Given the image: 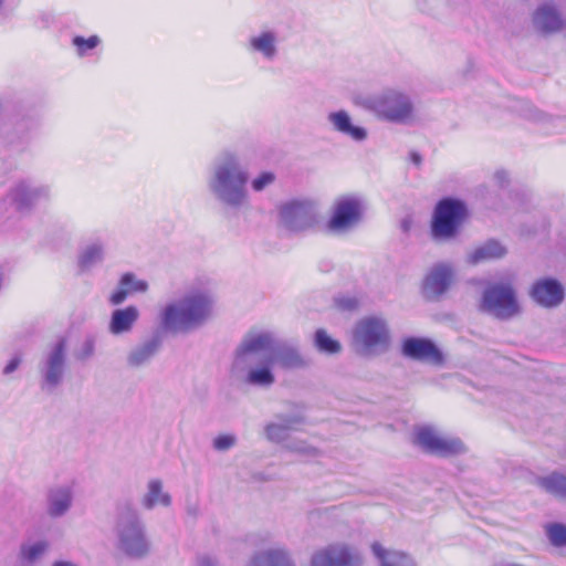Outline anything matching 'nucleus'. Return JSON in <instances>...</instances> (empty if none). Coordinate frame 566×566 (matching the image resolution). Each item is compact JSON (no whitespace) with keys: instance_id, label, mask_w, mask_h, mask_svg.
Returning a JSON list of instances; mask_svg holds the SVG:
<instances>
[{"instance_id":"obj_25","label":"nucleus","mask_w":566,"mask_h":566,"mask_svg":"<svg viewBox=\"0 0 566 566\" xmlns=\"http://www.w3.org/2000/svg\"><path fill=\"white\" fill-rule=\"evenodd\" d=\"M161 347L159 336H151L132 347L125 358L129 368L137 369L147 366Z\"/></svg>"},{"instance_id":"obj_38","label":"nucleus","mask_w":566,"mask_h":566,"mask_svg":"<svg viewBox=\"0 0 566 566\" xmlns=\"http://www.w3.org/2000/svg\"><path fill=\"white\" fill-rule=\"evenodd\" d=\"M96 348L95 338L90 336L86 337L76 350V358L80 360H87L94 356Z\"/></svg>"},{"instance_id":"obj_7","label":"nucleus","mask_w":566,"mask_h":566,"mask_svg":"<svg viewBox=\"0 0 566 566\" xmlns=\"http://www.w3.org/2000/svg\"><path fill=\"white\" fill-rule=\"evenodd\" d=\"M468 207L462 200L454 198L440 200L432 214V238L443 242L455 239L468 219Z\"/></svg>"},{"instance_id":"obj_9","label":"nucleus","mask_w":566,"mask_h":566,"mask_svg":"<svg viewBox=\"0 0 566 566\" xmlns=\"http://www.w3.org/2000/svg\"><path fill=\"white\" fill-rule=\"evenodd\" d=\"M480 311L499 319H510L520 314L516 293L510 283H492L483 291Z\"/></svg>"},{"instance_id":"obj_40","label":"nucleus","mask_w":566,"mask_h":566,"mask_svg":"<svg viewBox=\"0 0 566 566\" xmlns=\"http://www.w3.org/2000/svg\"><path fill=\"white\" fill-rule=\"evenodd\" d=\"M128 295V291L122 285V280H119L118 286L111 293L108 301L112 305L117 306L124 303Z\"/></svg>"},{"instance_id":"obj_18","label":"nucleus","mask_w":566,"mask_h":566,"mask_svg":"<svg viewBox=\"0 0 566 566\" xmlns=\"http://www.w3.org/2000/svg\"><path fill=\"white\" fill-rule=\"evenodd\" d=\"M74 503V490L70 484H55L45 493V513L56 520L65 516Z\"/></svg>"},{"instance_id":"obj_23","label":"nucleus","mask_w":566,"mask_h":566,"mask_svg":"<svg viewBox=\"0 0 566 566\" xmlns=\"http://www.w3.org/2000/svg\"><path fill=\"white\" fill-rule=\"evenodd\" d=\"M139 317L140 312L135 305L116 308L111 313L107 332L115 337L128 335L134 331Z\"/></svg>"},{"instance_id":"obj_37","label":"nucleus","mask_w":566,"mask_h":566,"mask_svg":"<svg viewBox=\"0 0 566 566\" xmlns=\"http://www.w3.org/2000/svg\"><path fill=\"white\" fill-rule=\"evenodd\" d=\"M276 180V175L272 171H262L251 181V188L255 192H261L272 186Z\"/></svg>"},{"instance_id":"obj_10","label":"nucleus","mask_w":566,"mask_h":566,"mask_svg":"<svg viewBox=\"0 0 566 566\" xmlns=\"http://www.w3.org/2000/svg\"><path fill=\"white\" fill-rule=\"evenodd\" d=\"M303 422L304 420L301 416L279 415L265 424V438L271 442L284 444V448L289 451L307 457L314 455L316 449L313 446L304 441L290 439L291 433L298 430Z\"/></svg>"},{"instance_id":"obj_2","label":"nucleus","mask_w":566,"mask_h":566,"mask_svg":"<svg viewBox=\"0 0 566 566\" xmlns=\"http://www.w3.org/2000/svg\"><path fill=\"white\" fill-rule=\"evenodd\" d=\"M274 344V333L266 329H252L248 332L238 345L231 373L245 384L269 388L275 382L272 371V360L268 352Z\"/></svg>"},{"instance_id":"obj_44","label":"nucleus","mask_w":566,"mask_h":566,"mask_svg":"<svg viewBox=\"0 0 566 566\" xmlns=\"http://www.w3.org/2000/svg\"><path fill=\"white\" fill-rule=\"evenodd\" d=\"M417 7L421 11H431L436 7H438L440 3H442L444 0H415Z\"/></svg>"},{"instance_id":"obj_30","label":"nucleus","mask_w":566,"mask_h":566,"mask_svg":"<svg viewBox=\"0 0 566 566\" xmlns=\"http://www.w3.org/2000/svg\"><path fill=\"white\" fill-rule=\"evenodd\" d=\"M105 255V247L101 240H94L86 243L77 259L78 266L83 271H88L102 263Z\"/></svg>"},{"instance_id":"obj_1","label":"nucleus","mask_w":566,"mask_h":566,"mask_svg":"<svg viewBox=\"0 0 566 566\" xmlns=\"http://www.w3.org/2000/svg\"><path fill=\"white\" fill-rule=\"evenodd\" d=\"M214 303V294L207 284H192L159 311L160 328L169 334L192 332L210 319Z\"/></svg>"},{"instance_id":"obj_43","label":"nucleus","mask_w":566,"mask_h":566,"mask_svg":"<svg viewBox=\"0 0 566 566\" xmlns=\"http://www.w3.org/2000/svg\"><path fill=\"white\" fill-rule=\"evenodd\" d=\"M185 510H186L187 515L191 518H196L200 514V505H199L198 501H196V500H193V501L188 500L186 502Z\"/></svg>"},{"instance_id":"obj_32","label":"nucleus","mask_w":566,"mask_h":566,"mask_svg":"<svg viewBox=\"0 0 566 566\" xmlns=\"http://www.w3.org/2000/svg\"><path fill=\"white\" fill-rule=\"evenodd\" d=\"M538 484L548 493L566 499V475L553 472L538 479Z\"/></svg>"},{"instance_id":"obj_34","label":"nucleus","mask_w":566,"mask_h":566,"mask_svg":"<svg viewBox=\"0 0 566 566\" xmlns=\"http://www.w3.org/2000/svg\"><path fill=\"white\" fill-rule=\"evenodd\" d=\"M99 43L101 39L97 35H91L88 38L76 35L72 40V44L74 45L78 56L88 55V53L97 48Z\"/></svg>"},{"instance_id":"obj_20","label":"nucleus","mask_w":566,"mask_h":566,"mask_svg":"<svg viewBox=\"0 0 566 566\" xmlns=\"http://www.w3.org/2000/svg\"><path fill=\"white\" fill-rule=\"evenodd\" d=\"M533 301L546 308L558 306L564 300V287L555 279H541L531 289Z\"/></svg>"},{"instance_id":"obj_17","label":"nucleus","mask_w":566,"mask_h":566,"mask_svg":"<svg viewBox=\"0 0 566 566\" xmlns=\"http://www.w3.org/2000/svg\"><path fill=\"white\" fill-rule=\"evenodd\" d=\"M326 120L332 132L355 143H364L368 138V129L357 124L347 109L338 108L329 112Z\"/></svg>"},{"instance_id":"obj_47","label":"nucleus","mask_w":566,"mask_h":566,"mask_svg":"<svg viewBox=\"0 0 566 566\" xmlns=\"http://www.w3.org/2000/svg\"><path fill=\"white\" fill-rule=\"evenodd\" d=\"M496 177L502 181V179H504V177H505V174L504 172H497Z\"/></svg>"},{"instance_id":"obj_19","label":"nucleus","mask_w":566,"mask_h":566,"mask_svg":"<svg viewBox=\"0 0 566 566\" xmlns=\"http://www.w3.org/2000/svg\"><path fill=\"white\" fill-rule=\"evenodd\" d=\"M247 50L252 54L260 55L264 61H274L279 55L277 32L264 29L251 34L247 42Z\"/></svg>"},{"instance_id":"obj_24","label":"nucleus","mask_w":566,"mask_h":566,"mask_svg":"<svg viewBox=\"0 0 566 566\" xmlns=\"http://www.w3.org/2000/svg\"><path fill=\"white\" fill-rule=\"evenodd\" d=\"M402 354L406 357L439 364L442 356L437 346L429 339L410 337L402 343Z\"/></svg>"},{"instance_id":"obj_46","label":"nucleus","mask_w":566,"mask_h":566,"mask_svg":"<svg viewBox=\"0 0 566 566\" xmlns=\"http://www.w3.org/2000/svg\"><path fill=\"white\" fill-rule=\"evenodd\" d=\"M51 566H78V565L71 560L60 559V560H55Z\"/></svg>"},{"instance_id":"obj_13","label":"nucleus","mask_w":566,"mask_h":566,"mask_svg":"<svg viewBox=\"0 0 566 566\" xmlns=\"http://www.w3.org/2000/svg\"><path fill=\"white\" fill-rule=\"evenodd\" d=\"M413 439L427 452L442 457L462 454L467 451L465 444L459 438L442 434L431 426L417 427Z\"/></svg>"},{"instance_id":"obj_42","label":"nucleus","mask_w":566,"mask_h":566,"mask_svg":"<svg viewBox=\"0 0 566 566\" xmlns=\"http://www.w3.org/2000/svg\"><path fill=\"white\" fill-rule=\"evenodd\" d=\"M21 361H22V359L18 355H15L12 358H10V360L3 367V370H2L3 375L8 376V375L14 373L19 368V366L21 365Z\"/></svg>"},{"instance_id":"obj_41","label":"nucleus","mask_w":566,"mask_h":566,"mask_svg":"<svg viewBox=\"0 0 566 566\" xmlns=\"http://www.w3.org/2000/svg\"><path fill=\"white\" fill-rule=\"evenodd\" d=\"M336 304L342 310L352 311V310H355L357 307L358 302H357V300L355 297L343 296V297H338L336 300Z\"/></svg>"},{"instance_id":"obj_26","label":"nucleus","mask_w":566,"mask_h":566,"mask_svg":"<svg viewBox=\"0 0 566 566\" xmlns=\"http://www.w3.org/2000/svg\"><path fill=\"white\" fill-rule=\"evenodd\" d=\"M534 27L543 33H554L564 28V19L552 3L541 4L533 14Z\"/></svg>"},{"instance_id":"obj_33","label":"nucleus","mask_w":566,"mask_h":566,"mask_svg":"<svg viewBox=\"0 0 566 566\" xmlns=\"http://www.w3.org/2000/svg\"><path fill=\"white\" fill-rule=\"evenodd\" d=\"M316 348L325 354H338L342 350V345L338 340L332 338L326 331L317 329L314 337Z\"/></svg>"},{"instance_id":"obj_28","label":"nucleus","mask_w":566,"mask_h":566,"mask_svg":"<svg viewBox=\"0 0 566 566\" xmlns=\"http://www.w3.org/2000/svg\"><path fill=\"white\" fill-rule=\"evenodd\" d=\"M371 553L378 566H418L416 559L410 554L385 547L380 543H373Z\"/></svg>"},{"instance_id":"obj_16","label":"nucleus","mask_w":566,"mask_h":566,"mask_svg":"<svg viewBox=\"0 0 566 566\" xmlns=\"http://www.w3.org/2000/svg\"><path fill=\"white\" fill-rule=\"evenodd\" d=\"M454 282V269L449 263H437L426 274L422 293L428 300H439Z\"/></svg>"},{"instance_id":"obj_3","label":"nucleus","mask_w":566,"mask_h":566,"mask_svg":"<svg viewBox=\"0 0 566 566\" xmlns=\"http://www.w3.org/2000/svg\"><path fill=\"white\" fill-rule=\"evenodd\" d=\"M248 181L249 172L239 155L223 151L213 160L207 186L222 205L242 208L249 203Z\"/></svg>"},{"instance_id":"obj_4","label":"nucleus","mask_w":566,"mask_h":566,"mask_svg":"<svg viewBox=\"0 0 566 566\" xmlns=\"http://www.w3.org/2000/svg\"><path fill=\"white\" fill-rule=\"evenodd\" d=\"M354 105L373 114L378 120L411 125L417 120V111L411 95L401 87L389 86L370 96H354Z\"/></svg>"},{"instance_id":"obj_6","label":"nucleus","mask_w":566,"mask_h":566,"mask_svg":"<svg viewBox=\"0 0 566 566\" xmlns=\"http://www.w3.org/2000/svg\"><path fill=\"white\" fill-rule=\"evenodd\" d=\"M353 342L357 349L365 355L386 353L391 343L387 319L381 315L363 317L354 327Z\"/></svg>"},{"instance_id":"obj_11","label":"nucleus","mask_w":566,"mask_h":566,"mask_svg":"<svg viewBox=\"0 0 566 566\" xmlns=\"http://www.w3.org/2000/svg\"><path fill=\"white\" fill-rule=\"evenodd\" d=\"M279 216L281 224L289 231H307L318 222L319 205L308 198L292 199L281 205Z\"/></svg>"},{"instance_id":"obj_21","label":"nucleus","mask_w":566,"mask_h":566,"mask_svg":"<svg viewBox=\"0 0 566 566\" xmlns=\"http://www.w3.org/2000/svg\"><path fill=\"white\" fill-rule=\"evenodd\" d=\"M140 505L146 511L156 509H170L172 495L167 490L165 482L159 478H151L147 481L140 497Z\"/></svg>"},{"instance_id":"obj_29","label":"nucleus","mask_w":566,"mask_h":566,"mask_svg":"<svg viewBox=\"0 0 566 566\" xmlns=\"http://www.w3.org/2000/svg\"><path fill=\"white\" fill-rule=\"evenodd\" d=\"M506 254V248L499 241L489 240L474 248L467 254V262L471 265L501 259Z\"/></svg>"},{"instance_id":"obj_5","label":"nucleus","mask_w":566,"mask_h":566,"mask_svg":"<svg viewBox=\"0 0 566 566\" xmlns=\"http://www.w3.org/2000/svg\"><path fill=\"white\" fill-rule=\"evenodd\" d=\"M112 533L114 547L125 557L142 559L151 549L146 523L142 513L132 504L118 506Z\"/></svg>"},{"instance_id":"obj_35","label":"nucleus","mask_w":566,"mask_h":566,"mask_svg":"<svg viewBox=\"0 0 566 566\" xmlns=\"http://www.w3.org/2000/svg\"><path fill=\"white\" fill-rule=\"evenodd\" d=\"M120 280L122 285L125 286L129 294L144 293L148 290V283L145 280L138 279L133 273L123 274Z\"/></svg>"},{"instance_id":"obj_14","label":"nucleus","mask_w":566,"mask_h":566,"mask_svg":"<svg viewBox=\"0 0 566 566\" xmlns=\"http://www.w3.org/2000/svg\"><path fill=\"white\" fill-rule=\"evenodd\" d=\"M310 566H364V557L357 547L335 542L314 552Z\"/></svg>"},{"instance_id":"obj_31","label":"nucleus","mask_w":566,"mask_h":566,"mask_svg":"<svg viewBox=\"0 0 566 566\" xmlns=\"http://www.w3.org/2000/svg\"><path fill=\"white\" fill-rule=\"evenodd\" d=\"M49 546V542L44 538L24 541L20 546L19 557L24 563H35L45 555Z\"/></svg>"},{"instance_id":"obj_39","label":"nucleus","mask_w":566,"mask_h":566,"mask_svg":"<svg viewBox=\"0 0 566 566\" xmlns=\"http://www.w3.org/2000/svg\"><path fill=\"white\" fill-rule=\"evenodd\" d=\"M237 443V437L232 433H224L217 436L212 441V447L217 451H228Z\"/></svg>"},{"instance_id":"obj_22","label":"nucleus","mask_w":566,"mask_h":566,"mask_svg":"<svg viewBox=\"0 0 566 566\" xmlns=\"http://www.w3.org/2000/svg\"><path fill=\"white\" fill-rule=\"evenodd\" d=\"M245 566H296L289 548L274 544L256 551Z\"/></svg>"},{"instance_id":"obj_12","label":"nucleus","mask_w":566,"mask_h":566,"mask_svg":"<svg viewBox=\"0 0 566 566\" xmlns=\"http://www.w3.org/2000/svg\"><path fill=\"white\" fill-rule=\"evenodd\" d=\"M38 368L41 390L48 394L54 392L62 385L66 370L64 339H59L44 352Z\"/></svg>"},{"instance_id":"obj_36","label":"nucleus","mask_w":566,"mask_h":566,"mask_svg":"<svg viewBox=\"0 0 566 566\" xmlns=\"http://www.w3.org/2000/svg\"><path fill=\"white\" fill-rule=\"evenodd\" d=\"M546 534L554 546L566 545V526L563 524H551L546 527Z\"/></svg>"},{"instance_id":"obj_15","label":"nucleus","mask_w":566,"mask_h":566,"mask_svg":"<svg viewBox=\"0 0 566 566\" xmlns=\"http://www.w3.org/2000/svg\"><path fill=\"white\" fill-rule=\"evenodd\" d=\"M50 196L51 189L48 185L21 181L9 190L6 200L13 205L19 212H29L38 203L49 200Z\"/></svg>"},{"instance_id":"obj_8","label":"nucleus","mask_w":566,"mask_h":566,"mask_svg":"<svg viewBox=\"0 0 566 566\" xmlns=\"http://www.w3.org/2000/svg\"><path fill=\"white\" fill-rule=\"evenodd\" d=\"M364 200L356 195L336 198L331 207L325 230L333 235H344L353 231L363 220Z\"/></svg>"},{"instance_id":"obj_45","label":"nucleus","mask_w":566,"mask_h":566,"mask_svg":"<svg viewBox=\"0 0 566 566\" xmlns=\"http://www.w3.org/2000/svg\"><path fill=\"white\" fill-rule=\"evenodd\" d=\"M198 566H218L217 562L208 556H201L198 558Z\"/></svg>"},{"instance_id":"obj_27","label":"nucleus","mask_w":566,"mask_h":566,"mask_svg":"<svg viewBox=\"0 0 566 566\" xmlns=\"http://www.w3.org/2000/svg\"><path fill=\"white\" fill-rule=\"evenodd\" d=\"M268 355L273 365L276 364L284 369H301L307 366V361L301 355L300 350L289 344L275 346L274 343L272 349L268 352Z\"/></svg>"}]
</instances>
